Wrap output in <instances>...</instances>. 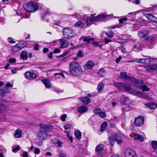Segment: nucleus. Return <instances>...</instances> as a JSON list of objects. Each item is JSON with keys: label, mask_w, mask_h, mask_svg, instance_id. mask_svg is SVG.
Listing matches in <instances>:
<instances>
[{"label": "nucleus", "mask_w": 157, "mask_h": 157, "mask_svg": "<svg viewBox=\"0 0 157 157\" xmlns=\"http://www.w3.org/2000/svg\"><path fill=\"white\" fill-rule=\"evenodd\" d=\"M112 16L111 14H107L105 13H101L95 16L96 21H103L106 19L109 18Z\"/></svg>", "instance_id": "obj_6"}, {"label": "nucleus", "mask_w": 157, "mask_h": 157, "mask_svg": "<svg viewBox=\"0 0 157 157\" xmlns=\"http://www.w3.org/2000/svg\"><path fill=\"white\" fill-rule=\"evenodd\" d=\"M16 59L15 58H10L9 60V62L10 63H12L15 62Z\"/></svg>", "instance_id": "obj_48"}, {"label": "nucleus", "mask_w": 157, "mask_h": 157, "mask_svg": "<svg viewBox=\"0 0 157 157\" xmlns=\"http://www.w3.org/2000/svg\"><path fill=\"white\" fill-rule=\"evenodd\" d=\"M84 56V54L81 51H79V58L82 57Z\"/></svg>", "instance_id": "obj_58"}, {"label": "nucleus", "mask_w": 157, "mask_h": 157, "mask_svg": "<svg viewBox=\"0 0 157 157\" xmlns=\"http://www.w3.org/2000/svg\"><path fill=\"white\" fill-rule=\"evenodd\" d=\"M8 42L9 43L13 44L15 43V41L11 37H10L8 38Z\"/></svg>", "instance_id": "obj_44"}, {"label": "nucleus", "mask_w": 157, "mask_h": 157, "mask_svg": "<svg viewBox=\"0 0 157 157\" xmlns=\"http://www.w3.org/2000/svg\"><path fill=\"white\" fill-rule=\"evenodd\" d=\"M121 102L122 104H127L129 102V98L124 96L121 97Z\"/></svg>", "instance_id": "obj_20"}, {"label": "nucleus", "mask_w": 157, "mask_h": 157, "mask_svg": "<svg viewBox=\"0 0 157 157\" xmlns=\"http://www.w3.org/2000/svg\"><path fill=\"white\" fill-rule=\"evenodd\" d=\"M134 25V28L135 30H138L140 27V26H138L137 24Z\"/></svg>", "instance_id": "obj_61"}, {"label": "nucleus", "mask_w": 157, "mask_h": 157, "mask_svg": "<svg viewBox=\"0 0 157 157\" xmlns=\"http://www.w3.org/2000/svg\"><path fill=\"white\" fill-rule=\"evenodd\" d=\"M95 65L94 62L92 60H89L84 66L85 69L86 70H90L94 67Z\"/></svg>", "instance_id": "obj_8"}, {"label": "nucleus", "mask_w": 157, "mask_h": 157, "mask_svg": "<svg viewBox=\"0 0 157 157\" xmlns=\"http://www.w3.org/2000/svg\"><path fill=\"white\" fill-rule=\"evenodd\" d=\"M93 40V38H90L89 37H84L83 36H82L79 39V40H83V41L87 42H89L90 41L92 40Z\"/></svg>", "instance_id": "obj_29"}, {"label": "nucleus", "mask_w": 157, "mask_h": 157, "mask_svg": "<svg viewBox=\"0 0 157 157\" xmlns=\"http://www.w3.org/2000/svg\"><path fill=\"white\" fill-rule=\"evenodd\" d=\"M63 36L66 38H71L75 35L72 30L68 28L63 29Z\"/></svg>", "instance_id": "obj_5"}, {"label": "nucleus", "mask_w": 157, "mask_h": 157, "mask_svg": "<svg viewBox=\"0 0 157 157\" xmlns=\"http://www.w3.org/2000/svg\"><path fill=\"white\" fill-rule=\"evenodd\" d=\"M116 140L117 141V143L120 144L121 143L122 140L121 137L119 136V135H116L115 137Z\"/></svg>", "instance_id": "obj_33"}, {"label": "nucleus", "mask_w": 157, "mask_h": 157, "mask_svg": "<svg viewBox=\"0 0 157 157\" xmlns=\"http://www.w3.org/2000/svg\"><path fill=\"white\" fill-rule=\"evenodd\" d=\"M125 157H136L134 151L132 149H129L126 152Z\"/></svg>", "instance_id": "obj_14"}, {"label": "nucleus", "mask_w": 157, "mask_h": 157, "mask_svg": "<svg viewBox=\"0 0 157 157\" xmlns=\"http://www.w3.org/2000/svg\"><path fill=\"white\" fill-rule=\"evenodd\" d=\"M71 125L70 124H67L64 126V128L65 129H67L71 128Z\"/></svg>", "instance_id": "obj_55"}, {"label": "nucleus", "mask_w": 157, "mask_h": 157, "mask_svg": "<svg viewBox=\"0 0 157 157\" xmlns=\"http://www.w3.org/2000/svg\"><path fill=\"white\" fill-rule=\"evenodd\" d=\"M142 64H145V62L144 59H139V63Z\"/></svg>", "instance_id": "obj_54"}, {"label": "nucleus", "mask_w": 157, "mask_h": 157, "mask_svg": "<svg viewBox=\"0 0 157 157\" xmlns=\"http://www.w3.org/2000/svg\"><path fill=\"white\" fill-rule=\"evenodd\" d=\"M80 145L82 146V148H83V147H85L86 145V142L85 140H84L82 141V143L81 141H80Z\"/></svg>", "instance_id": "obj_49"}, {"label": "nucleus", "mask_w": 157, "mask_h": 157, "mask_svg": "<svg viewBox=\"0 0 157 157\" xmlns=\"http://www.w3.org/2000/svg\"><path fill=\"white\" fill-rule=\"evenodd\" d=\"M113 32L111 30L109 32L106 33V34L107 36L111 38L113 36Z\"/></svg>", "instance_id": "obj_38"}, {"label": "nucleus", "mask_w": 157, "mask_h": 157, "mask_svg": "<svg viewBox=\"0 0 157 157\" xmlns=\"http://www.w3.org/2000/svg\"><path fill=\"white\" fill-rule=\"evenodd\" d=\"M107 126V123L106 122H104L101 127L100 131L102 132L106 129Z\"/></svg>", "instance_id": "obj_34"}, {"label": "nucleus", "mask_w": 157, "mask_h": 157, "mask_svg": "<svg viewBox=\"0 0 157 157\" xmlns=\"http://www.w3.org/2000/svg\"><path fill=\"white\" fill-rule=\"evenodd\" d=\"M5 94L4 89H2L0 90V96L4 95Z\"/></svg>", "instance_id": "obj_51"}, {"label": "nucleus", "mask_w": 157, "mask_h": 157, "mask_svg": "<svg viewBox=\"0 0 157 157\" xmlns=\"http://www.w3.org/2000/svg\"><path fill=\"white\" fill-rule=\"evenodd\" d=\"M74 134L75 136L78 139V130H75L74 132Z\"/></svg>", "instance_id": "obj_53"}, {"label": "nucleus", "mask_w": 157, "mask_h": 157, "mask_svg": "<svg viewBox=\"0 0 157 157\" xmlns=\"http://www.w3.org/2000/svg\"><path fill=\"white\" fill-rule=\"evenodd\" d=\"M23 157H28V155L27 152H25L23 154Z\"/></svg>", "instance_id": "obj_64"}, {"label": "nucleus", "mask_w": 157, "mask_h": 157, "mask_svg": "<svg viewBox=\"0 0 157 157\" xmlns=\"http://www.w3.org/2000/svg\"><path fill=\"white\" fill-rule=\"evenodd\" d=\"M113 84L116 87L123 91H128L130 94L138 96L141 94L139 91L136 90L134 88L127 86L124 83L114 82Z\"/></svg>", "instance_id": "obj_2"}, {"label": "nucleus", "mask_w": 157, "mask_h": 157, "mask_svg": "<svg viewBox=\"0 0 157 157\" xmlns=\"http://www.w3.org/2000/svg\"><path fill=\"white\" fill-rule=\"evenodd\" d=\"M25 77L28 79L35 78L36 76V75L34 73H31L30 72H26L25 73Z\"/></svg>", "instance_id": "obj_15"}, {"label": "nucleus", "mask_w": 157, "mask_h": 157, "mask_svg": "<svg viewBox=\"0 0 157 157\" xmlns=\"http://www.w3.org/2000/svg\"><path fill=\"white\" fill-rule=\"evenodd\" d=\"M40 128L37 134L38 139L40 140L38 144L41 145L42 144V141L46 140L48 136V132L49 129V127L48 125L46 124H40Z\"/></svg>", "instance_id": "obj_1"}, {"label": "nucleus", "mask_w": 157, "mask_h": 157, "mask_svg": "<svg viewBox=\"0 0 157 157\" xmlns=\"http://www.w3.org/2000/svg\"><path fill=\"white\" fill-rule=\"evenodd\" d=\"M59 157H67V156L66 153L62 151L59 152Z\"/></svg>", "instance_id": "obj_39"}, {"label": "nucleus", "mask_w": 157, "mask_h": 157, "mask_svg": "<svg viewBox=\"0 0 157 157\" xmlns=\"http://www.w3.org/2000/svg\"><path fill=\"white\" fill-rule=\"evenodd\" d=\"M41 81L47 88L49 89L51 87L52 85L49 80L48 79H42Z\"/></svg>", "instance_id": "obj_16"}, {"label": "nucleus", "mask_w": 157, "mask_h": 157, "mask_svg": "<svg viewBox=\"0 0 157 157\" xmlns=\"http://www.w3.org/2000/svg\"><path fill=\"white\" fill-rule=\"evenodd\" d=\"M145 63V64H148L150 63L151 61L154 62H156L157 61L156 60H157V58H154L151 57L150 58H145L144 59Z\"/></svg>", "instance_id": "obj_23"}, {"label": "nucleus", "mask_w": 157, "mask_h": 157, "mask_svg": "<svg viewBox=\"0 0 157 157\" xmlns=\"http://www.w3.org/2000/svg\"><path fill=\"white\" fill-rule=\"evenodd\" d=\"M122 56H120L118 58H117L116 59V62L117 63H118L120 60L122 59Z\"/></svg>", "instance_id": "obj_60"}, {"label": "nucleus", "mask_w": 157, "mask_h": 157, "mask_svg": "<svg viewBox=\"0 0 157 157\" xmlns=\"http://www.w3.org/2000/svg\"><path fill=\"white\" fill-rule=\"evenodd\" d=\"M34 49L36 51L39 50V45L37 44H34Z\"/></svg>", "instance_id": "obj_52"}, {"label": "nucleus", "mask_w": 157, "mask_h": 157, "mask_svg": "<svg viewBox=\"0 0 157 157\" xmlns=\"http://www.w3.org/2000/svg\"><path fill=\"white\" fill-rule=\"evenodd\" d=\"M104 145L102 144H99L97 145L95 148V151L98 152V155L101 156H103V149Z\"/></svg>", "instance_id": "obj_11"}, {"label": "nucleus", "mask_w": 157, "mask_h": 157, "mask_svg": "<svg viewBox=\"0 0 157 157\" xmlns=\"http://www.w3.org/2000/svg\"><path fill=\"white\" fill-rule=\"evenodd\" d=\"M144 121L143 118L139 116L138 117L135 118L134 124L137 126H140L143 124Z\"/></svg>", "instance_id": "obj_12"}, {"label": "nucleus", "mask_w": 157, "mask_h": 157, "mask_svg": "<svg viewBox=\"0 0 157 157\" xmlns=\"http://www.w3.org/2000/svg\"><path fill=\"white\" fill-rule=\"evenodd\" d=\"M148 33L147 31L144 30L139 32L138 33V36L140 38H143L147 36Z\"/></svg>", "instance_id": "obj_21"}, {"label": "nucleus", "mask_w": 157, "mask_h": 157, "mask_svg": "<svg viewBox=\"0 0 157 157\" xmlns=\"http://www.w3.org/2000/svg\"><path fill=\"white\" fill-rule=\"evenodd\" d=\"M85 22L86 20L84 17H79V27L83 28Z\"/></svg>", "instance_id": "obj_24"}, {"label": "nucleus", "mask_w": 157, "mask_h": 157, "mask_svg": "<svg viewBox=\"0 0 157 157\" xmlns=\"http://www.w3.org/2000/svg\"><path fill=\"white\" fill-rule=\"evenodd\" d=\"M88 110V108L85 105H82L79 107V113L86 112Z\"/></svg>", "instance_id": "obj_25"}, {"label": "nucleus", "mask_w": 157, "mask_h": 157, "mask_svg": "<svg viewBox=\"0 0 157 157\" xmlns=\"http://www.w3.org/2000/svg\"><path fill=\"white\" fill-rule=\"evenodd\" d=\"M130 136L131 138L133 137L134 139L139 140L141 141H143L144 140L143 137L138 134L132 133L130 135Z\"/></svg>", "instance_id": "obj_13"}, {"label": "nucleus", "mask_w": 157, "mask_h": 157, "mask_svg": "<svg viewBox=\"0 0 157 157\" xmlns=\"http://www.w3.org/2000/svg\"><path fill=\"white\" fill-rule=\"evenodd\" d=\"M147 67L150 70L157 71V64L149 65Z\"/></svg>", "instance_id": "obj_30"}, {"label": "nucleus", "mask_w": 157, "mask_h": 157, "mask_svg": "<svg viewBox=\"0 0 157 157\" xmlns=\"http://www.w3.org/2000/svg\"><path fill=\"white\" fill-rule=\"evenodd\" d=\"M101 110L99 108H97L94 110V113L96 114H99Z\"/></svg>", "instance_id": "obj_43"}, {"label": "nucleus", "mask_w": 157, "mask_h": 157, "mask_svg": "<svg viewBox=\"0 0 157 157\" xmlns=\"http://www.w3.org/2000/svg\"><path fill=\"white\" fill-rule=\"evenodd\" d=\"M104 85V84L102 82H101L98 84L97 87L98 92H100L103 90Z\"/></svg>", "instance_id": "obj_28"}, {"label": "nucleus", "mask_w": 157, "mask_h": 157, "mask_svg": "<svg viewBox=\"0 0 157 157\" xmlns=\"http://www.w3.org/2000/svg\"><path fill=\"white\" fill-rule=\"evenodd\" d=\"M52 142L55 143L56 145L58 147L62 146V144H63V143L59 141H57V140L56 139H53L52 140Z\"/></svg>", "instance_id": "obj_32"}, {"label": "nucleus", "mask_w": 157, "mask_h": 157, "mask_svg": "<svg viewBox=\"0 0 157 157\" xmlns=\"http://www.w3.org/2000/svg\"><path fill=\"white\" fill-rule=\"evenodd\" d=\"M128 20V18L127 17H124L121 18L119 20L120 23L121 25L122 24L125 23V22Z\"/></svg>", "instance_id": "obj_36"}, {"label": "nucleus", "mask_w": 157, "mask_h": 157, "mask_svg": "<svg viewBox=\"0 0 157 157\" xmlns=\"http://www.w3.org/2000/svg\"><path fill=\"white\" fill-rule=\"evenodd\" d=\"M38 4L36 2H30L28 3L25 7L26 10L29 12H34L38 8Z\"/></svg>", "instance_id": "obj_4"}, {"label": "nucleus", "mask_w": 157, "mask_h": 157, "mask_svg": "<svg viewBox=\"0 0 157 157\" xmlns=\"http://www.w3.org/2000/svg\"><path fill=\"white\" fill-rule=\"evenodd\" d=\"M17 44L19 45V46L21 49L27 45L26 42L24 41H21L19 43H17Z\"/></svg>", "instance_id": "obj_35"}, {"label": "nucleus", "mask_w": 157, "mask_h": 157, "mask_svg": "<svg viewBox=\"0 0 157 157\" xmlns=\"http://www.w3.org/2000/svg\"><path fill=\"white\" fill-rule=\"evenodd\" d=\"M53 52L54 53H59L60 52V50L59 48H56L53 51Z\"/></svg>", "instance_id": "obj_57"}, {"label": "nucleus", "mask_w": 157, "mask_h": 157, "mask_svg": "<svg viewBox=\"0 0 157 157\" xmlns=\"http://www.w3.org/2000/svg\"><path fill=\"white\" fill-rule=\"evenodd\" d=\"M20 149V146L19 145H17V146H15V147H14L12 151L14 152H15L17 151H18Z\"/></svg>", "instance_id": "obj_42"}, {"label": "nucleus", "mask_w": 157, "mask_h": 157, "mask_svg": "<svg viewBox=\"0 0 157 157\" xmlns=\"http://www.w3.org/2000/svg\"><path fill=\"white\" fill-rule=\"evenodd\" d=\"M121 25L120 24L119 25H117L115 26H113L112 27H111V28H112L113 29H115V28H120L121 27Z\"/></svg>", "instance_id": "obj_56"}, {"label": "nucleus", "mask_w": 157, "mask_h": 157, "mask_svg": "<svg viewBox=\"0 0 157 157\" xmlns=\"http://www.w3.org/2000/svg\"><path fill=\"white\" fill-rule=\"evenodd\" d=\"M67 115L65 114H64L61 116V119L63 121H64Z\"/></svg>", "instance_id": "obj_46"}, {"label": "nucleus", "mask_w": 157, "mask_h": 157, "mask_svg": "<svg viewBox=\"0 0 157 157\" xmlns=\"http://www.w3.org/2000/svg\"><path fill=\"white\" fill-rule=\"evenodd\" d=\"M140 0H135L133 2V3L136 4H139L140 3Z\"/></svg>", "instance_id": "obj_59"}, {"label": "nucleus", "mask_w": 157, "mask_h": 157, "mask_svg": "<svg viewBox=\"0 0 157 157\" xmlns=\"http://www.w3.org/2000/svg\"><path fill=\"white\" fill-rule=\"evenodd\" d=\"M6 86L7 87H12L13 86V85L11 84L10 82H8L6 85Z\"/></svg>", "instance_id": "obj_62"}, {"label": "nucleus", "mask_w": 157, "mask_h": 157, "mask_svg": "<svg viewBox=\"0 0 157 157\" xmlns=\"http://www.w3.org/2000/svg\"><path fill=\"white\" fill-rule=\"evenodd\" d=\"M60 47L61 48H66L69 45V44L67 40L64 39H61L59 40Z\"/></svg>", "instance_id": "obj_9"}, {"label": "nucleus", "mask_w": 157, "mask_h": 157, "mask_svg": "<svg viewBox=\"0 0 157 157\" xmlns=\"http://www.w3.org/2000/svg\"><path fill=\"white\" fill-rule=\"evenodd\" d=\"M35 151L34 153L35 154H39L40 153V150L38 147H36L34 149Z\"/></svg>", "instance_id": "obj_47"}, {"label": "nucleus", "mask_w": 157, "mask_h": 157, "mask_svg": "<svg viewBox=\"0 0 157 157\" xmlns=\"http://www.w3.org/2000/svg\"><path fill=\"white\" fill-rule=\"evenodd\" d=\"M108 136L110 140V143L111 146H113L115 143L116 140L113 136L109 132H108Z\"/></svg>", "instance_id": "obj_22"}, {"label": "nucleus", "mask_w": 157, "mask_h": 157, "mask_svg": "<svg viewBox=\"0 0 157 157\" xmlns=\"http://www.w3.org/2000/svg\"><path fill=\"white\" fill-rule=\"evenodd\" d=\"M81 102L85 105L88 104L91 101V99L87 97H82L80 99Z\"/></svg>", "instance_id": "obj_18"}, {"label": "nucleus", "mask_w": 157, "mask_h": 157, "mask_svg": "<svg viewBox=\"0 0 157 157\" xmlns=\"http://www.w3.org/2000/svg\"><path fill=\"white\" fill-rule=\"evenodd\" d=\"M99 74L101 76H104L105 75V71L103 68H101L99 70Z\"/></svg>", "instance_id": "obj_37"}, {"label": "nucleus", "mask_w": 157, "mask_h": 157, "mask_svg": "<svg viewBox=\"0 0 157 157\" xmlns=\"http://www.w3.org/2000/svg\"><path fill=\"white\" fill-rule=\"evenodd\" d=\"M145 106L151 109H153L157 107L156 104L155 103L152 102H149L148 103L146 104Z\"/></svg>", "instance_id": "obj_26"}, {"label": "nucleus", "mask_w": 157, "mask_h": 157, "mask_svg": "<svg viewBox=\"0 0 157 157\" xmlns=\"http://www.w3.org/2000/svg\"><path fill=\"white\" fill-rule=\"evenodd\" d=\"M21 49L17 44L13 46L12 48V51L14 52H17Z\"/></svg>", "instance_id": "obj_31"}, {"label": "nucleus", "mask_w": 157, "mask_h": 157, "mask_svg": "<svg viewBox=\"0 0 157 157\" xmlns=\"http://www.w3.org/2000/svg\"><path fill=\"white\" fill-rule=\"evenodd\" d=\"M22 131L19 129H17L14 134V136L16 138H20L21 137Z\"/></svg>", "instance_id": "obj_27"}, {"label": "nucleus", "mask_w": 157, "mask_h": 157, "mask_svg": "<svg viewBox=\"0 0 157 157\" xmlns=\"http://www.w3.org/2000/svg\"><path fill=\"white\" fill-rule=\"evenodd\" d=\"M120 76L122 78L125 79L129 78V77L127 75L126 73L124 72H121V73ZM130 78L131 81L133 83L135 84H137L138 82L136 79L133 78Z\"/></svg>", "instance_id": "obj_10"}, {"label": "nucleus", "mask_w": 157, "mask_h": 157, "mask_svg": "<svg viewBox=\"0 0 157 157\" xmlns=\"http://www.w3.org/2000/svg\"><path fill=\"white\" fill-rule=\"evenodd\" d=\"M28 52L26 51H23L21 52L20 55V58L23 60H26L28 58Z\"/></svg>", "instance_id": "obj_19"}, {"label": "nucleus", "mask_w": 157, "mask_h": 157, "mask_svg": "<svg viewBox=\"0 0 157 157\" xmlns=\"http://www.w3.org/2000/svg\"><path fill=\"white\" fill-rule=\"evenodd\" d=\"M94 15H92L85 19L86 22L87 26L93 24L94 22L96 21L95 17L94 16Z\"/></svg>", "instance_id": "obj_7"}, {"label": "nucleus", "mask_w": 157, "mask_h": 157, "mask_svg": "<svg viewBox=\"0 0 157 157\" xmlns=\"http://www.w3.org/2000/svg\"><path fill=\"white\" fill-rule=\"evenodd\" d=\"M99 115L101 117H105L106 116V114L105 113L101 111L99 114Z\"/></svg>", "instance_id": "obj_50"}, {"label": "nucleus", "mask_w": 157, "mask_h": 157, "mask_svg": "<svg viewBox=\"0 0 157 157\" xmlns=\"http://www.w3.org/2000/svg\"><path fill=\"white\" fill-rule=\"evenodd\" d=\"M142 87L143 89L142 91H148L150 90V89L147 88V87L146 85H144L142 86Z\"/></svg>", "instance_id": "obj_45"}, {"label": "nucleus", "mask_w": 157, "mask_h": 157, "mask_svg": "<svg viewBox=\"0 0 157 157\" xmlns=\"http://www.w3.org/2000/svg\"><path fill=\"white\" fill-rule=\"evenodd\" d=\"M66 136L71 142H72L73 141V137L71 135L70 132L67 133V134H66Z\"/></svg>", "instance_id": "obj_41"}, {"label": "nucleus", "mask_w": 157, "mask_h": 157, "mask_svg": "<svg viewBox=\"0 0 157 157\" xmlns=\"http://www.w3.org/2000/svg\"><path fill=\"white\" fill-rule=\"evenodd\" d=\"M146 17L152 22H157V18L150 13H146Z\"/></svg>", "instance_id": "obj_17"}, {"label": "nucleus", "mask_w": 157, "mask_h": 157, "mask_svg": "<svg viewBox=\"0 0 157 157\" xmlns=\"http://www.w3.org/2000/svg\"><path fill=\"white\" fill-rule=\"evenodd\" d=\"M74 61L71 62L69 64L70 70L71 73L74 76H77L78 69V62L76 61L78 58H74Z\"/></svg>", "instance_id": "obj_3"}, {"label": "nucleus", "mask_w": 157, "mask_h": 157, "mask_svg": "<svg viewBox=\"0 0 157 157\" xmlns=\"http://www.w3.org/2000/svg\"><path fill=\"white\" fill-rule=\"evenodd\" d=\"M105 40V42L106 44H107L109 42H111V40H108L106 38H105L104 39Z\"/></svg>", "instance_id": "obj_63"}, {"label": "nucleus", "mask_w": 157, "mask_h": 157, "mask_svg": "<svg viewBox=\"0 0 157 157\" xmlns=\"http://www.w3.org/2000/svg\"><path fill=\"white\" fill-rule=\"evenodd\" d=\"M152 147L154 149L157 148V141H153L152 142Z\"/></svg>", "instance_id": "obj_40"}]
</instances>
